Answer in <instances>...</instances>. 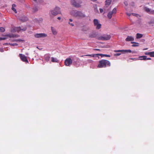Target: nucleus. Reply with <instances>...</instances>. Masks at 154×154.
<instances>
[{
    "label": "nucleus",
    "mask_w": 154,
    "mask_h": 154,
    "mask_svg": "<svg viewBox=\"0 0 154 154\" xmlns=\"http://www.w3.org/2000/svg\"><path fill=\"white\" fill-rule=\"evenodd\" d=\"M73 16L79 18H82L86 17L85 15L82 12L77 11H73L71 12Z\"/></svg>",
    "instance_id": "nucleus-1"
},
{
    "label": "nucleus",
    "mask_w": 154,
    "mask_h": 154,
    "mask_svg": "<svg viewBox=\"0 0 154 154\" xmlns=\"http://www.w3.org/2000/svg\"><path fill=\"white\" fill-rule=\"evenodd\" d=\"M110 66V63L109 61L107 60H102L99 61L97 67L99 68H103Z\"/></svg>",
    "instance_id": "nucleus-2"
},
{
    "label": "nucleus",
    "mask_w": 154,
    "mask_h": 154,
    "mask_svg": "<svg viewBox=\"0 0 154 154\" xmlns=\"http://www.w3.org/2000/svg\"><path fill=\"white\" fill-rule=\"evenodd\" d=\"M111 36L109 35H104L98 37L97 39L99 40H107L109 39Z\"/></svg>",
    "instance_id": "nucleus-3"
},
{
    "label": "nucleus",
    "mask_w": 154,
    "mask_h": 154,
    "mask_svg": "<svg viewBox=\"0 0 154 154\" xmlns=\"http://www.w3.org/2000/svg\"><path fill=\"white\" fill-rule=\"evenodd\" d=\"M51 14L54 15L55 16L57 14L61 13L60 8L58 7H56L55 9L51 11Z\"/></svg>",
    "instance_id": "nucleus-4"
},
{
    "label": "nucleus",
    "mask_w": 154,
    "mask_h": 154,
    "mask_svg": "<svg viewBox=\"0 0 154 154\" xmlns=\"http://www.w3.org/2000/svg\"><path fill=\"white\" fill-rule=\"evenodd\" d=\"M71 4L73 5L74 7L77 8H80L81 7L82 5L81 4L82 3V2H80L79 3H77L75 0H71Z\"/></svg>",
    "instance_id": "nucleus-5"
},
{
    "label": "nucleus",
    "mask_w": 154,
    "mask_h": 154,
    "mask_svg": "<svg viewBox=\"0 0 154 154\" xmlns=\"http://www.w3.org/2000/svg\"><path fill=\"white\" fill-rule=\"evenodd\" d=\"M117 10L116 8H114L112 11H110L107 14V17L109 19H111L112 17V15L116 14Z\"/></svg>",
    "instance_id": "nucleus-6"
},
{
    "label": "nucleus",
    "mask_w": 154,
    "mask_h": 154,
    "mask_svg": "<svg viewBox=\"0 0 154 154\" xmlns=\"http://www.w3.org/2000/svg\"><path fill=\"white\" fill-rule=\"evenodd\" d=\"M94 25L96 26V29H99L101 28V24L99 23L98 20L96 19H94Z\"/></svg>",
    "instance_id": "nucleus-7"
},
{
    "label": "nucleus",
    "mask_w": 154,
    "mask_h": 154,
    "mask_svg": "<svg viewBox=\"0 0 154 154\" xmlns=\"http://www.w3.org/2000/svg\"><path fill=\"white\" fill-rule=\"evenodd\" d=\"M72 62V60L70 58H67L65 61L64 63L66 66H69Z\"/></svg>",
    "instance_id": "nucleus-8"
},
{
    "label": "nucleus",
    "mask_w": 154,
    "mask_h": 154,
    "mask_svg": "<svg viewBox=\"0 0 154 154\" xmlns=\"http://www.w3.org/2000/svg\"><path fill=\"white\" fill-rule=\"evenodd\" d=\"M19 57L21 59V60L23 62L28 63V61L26 57L25 56L21 54H19Z\"/></svg>",
    "instance_id": "nucleus-9"
},
{
    "label": "nucleus",
    "mask_w": 154,
    "mask_h": 154,
    "mask_svg": "<svg viewBox=\"0 0 154 154\" xmlns=\"http://www.w3.org/2000/svg\"><path fill=\"white\" fill-rule=\"evenodd\" d=\"M47 36V34L44 33H37L34 35V36L36 38L45 37Z\"/></svg>",
    "instance_id": "nucleus-10"
},
{
    "label": "nucleus",
    "mask_w": 154,
    "mask_h": 154,
    "mask_svg": "<svg viewBox=\"0 0 154 154\" xmlns=\"http://www.w3.org/2000/svg\"><path fill=\"white\" fill-rule=\"evenodd\" d=\"M112 0H106L105 2V5L104 7V9L106 10L107 7L111 4Z\"/></svg>",
    "instance_id": "nucleus-11"
},
{
    "label": "nucleus",
    "mask_w": 154,
    "mask_h": 154,
    "mask_svg": "<svg viewBox=\"0 0 154 154\" xmlns=\"http://www.w3.org/2000/svg\"><path fill=\"white\" fill-rule=\"evenodd\" d=\"M115 52H122L124 53H131V50H115Z\"/></svg>",
    "instance_id": "nucleus-12"
},
{
    "label": "nucleus",
    "mask_w": 154,
    "mask_h": 154,
    "mask_svg": "<svg viewBox=\"0 0 154 154\" xmlns=\"http://www.w3.org/2000/svg\"><path fill=\"white\" fill-rule=\"evenodd\" d=\"M50 57V55L49 54H46L44 56L45 59L47 62H48L49 61Z\"/></svg>",
    "instance_id": "nucleus-13"
},
{
    "label": "nucleus",
    "mask_w": 154,
    "mask_h": 154,
    "mask_svg": "<svg viewBox=\"0 0 154 154\" xmlns=\"http://www.w3.org/2000/svg\"><path fill=\"white\" fill-rule=\"evenodd\" d=\"M134 40V38L132 36H128L125 39L126 41L127 42L132 41Z\"/></svg>",
    "instance_id": "nucleus-14"
},
{
    "label": "nucleus",
    "mask_w": 154,
    "mask_h": 154,
    "mask_svg": "<svg viewBox=\"0 0 154 154\" xmlns=\"http://www.w3.org/2000/svg\"><path fill=\"white\" fill-rule=\"evenodd\" d=\"M97 36V35L96 33L94 32H92L90 33L89 35V36L91 38H95Z\"/></svg>",
    "instance_id": "nucleus-15"
},
{
    "label": "nucleus",
    "mask_w": 154,
    "mask_h": 154,
    "mask_svg": "<svg viewBox=\"0 0 154 154\" xmlns=\"http://www.w3.org/2000/svg\"><path fill=\"white\" fill-rule=\"evenodd\" d=\"M143 9L145 11L149 14L151 11L150 9L148 8L147 7H144L143 8Z\"/></svg>",
    "instance_id": "nucleus-16"
},
{
    "label": "nucleus",
    "mask_w": 154,
    "mask_h": 154,
    "mask_svg": "<svg viewBox=\"0 0 154 154\" xmlns=\"http://www.w3.org/2000/svg\"><path fill=\"white\" fill-rule=\"evenodd\" d=\"M51 29L52 32L54 35H56L57 34V31L53 27H51Z\"/></svg>",
    "instance_id": "nucleus-17"
},
{
    "label": "nucleus",
    "mask_w": 154,
    "mask_h": 154,
    "mask_svg": "<svg viewBox=\"0 0 154 154\" xmlns=\"http://www.w3.org/2000/svg\"><path fill=\"white\" fill-rule=\"evenodd\" d=\"M16 6V5L15 4H13L12 5V7L11 8L12 10L15 13H17V11H16V10L15 8V7Z\"/></svg>",
    "instance_id": "nucleus-18"
},
{
    "label": "nucleus",
    "mask_w": 154,
    "mask_h": 154,
    "mask_svg": "<svg viewBox=\"0 0 154 154\" xmlns=\"http://www.w3.org/2000/svg\"><path fill=\"white\" fill-rule=\"evenodd\" d=\"M17 29V30L18 32L20 30H22L23 31H25L26 29V27L23 28V29H21L20 27H18L16 28Z\"/></svg>",
    "instance_id": "nucleus-19"
},
{
    "label": "nucleus",
    "mask_w": 154,
    "mask_h": 154,
    "mask_svg": "<svg viewBox=\"0 0 154 154\" xmlns=\"http://www.w3.org/2000/svg\"><path fill=\"white\" fill-rule=\"evenodd\" d=\"M97 55H100L102 57H104V56L106 57H110V56L109 55H108V54H97Z\"/></svg>",
    "instance_id": "nucleus-20"
},
{
    "label": "nucleus",
    "mask_w": 154,
    "mask_h": 154,
    "mask_svg": "<svg viewBox=\"0 0 154 154\" xmlns=\"http://www.w3.org/2000/svg\"><path fill=\"white\" fill-rule=\"evenodd\" d=\"M143 35L142 34L137 33L136 34V38H140L142 37Z\"/></svg>",
    "instance_id": "nucleus-21"
},
{
    "label": "nucleus",
    "mask_w": 154,
    "mask_h": 154,
    "mask_svg": "<svg viewBox=\"0 0 154 154\" xmlns=\"http://www.w3.org/2000/svg\"><path fill=\"white\" fill-rule=\"evenodd\" d=\"M51 61L53 62H57L58 60L56 58L53 57H51Z\"/></svg>",
    "instance_id": "nucleus-22"
},
{
    "label": "nucleus",
    "mask_w": 154,
    "mask_h": 154,
    "mask_svg": "<svg viewBox=\"0 0 154 154\" xmlns=\"http://www.w3.org/2000/svg\"><path fill=\"white\" fill-rule=\"evenodd\" d=\"M147 56H140L139 57L143 58L140 59V60H146V59L147 58Z\"/></svg>",
    "instance_id": "nucleus-23"
},
{
    "label": "nucleus",
    "mask_w": 154,
    "mask_h": 154,
    "mask_svg": "<svg viewBox=\"0 0 154 154\" xmlns=\"http://www.w3.org/2000/svg\"><path fill=\"white\" fill-rule=\"evenodd\" d=\"M13 42H23L24 40L20 39L14 40L12 41Z\"/></svg>",
    "instance_id": "nucleus-24"
},
{
    "label": "nucleus",
    "mask_w": 154,
    "mask_h": 154,
    "mask_svg": "<svg viewBox=\"0 0 154 154\" xmlns=\"http://www.w3.org/2000/svg\"><path fill=\"white\" fill-rule=\"evenodd\" d=\"M38 10V9L37 7H35L33 8V11L34 12L37 11Z\"/></svg>",
    "instance_id": "nucleus-25"
},
{
    "label": "nucleus",
    "mask_w": 154,
    "mask_h": 154,
    "mask_svg": "<svg viewBox=\"0 0 154 154\" xmlns=\"http://www.w3.org/2000/svg\"><path fill=\"white\" fill-rule=\"evenodd\" d=\"M131 43H135L136 44V45L134 44V45H132V46H133V47L138 46L139 45V43H136L134 42H131Z\"/></svg>",
    "instance_id": "nucleus-26"
},
{
    "label": "nucleus",
    "mask_w": 154,
    "mask_h": 154,
    "mask_svg": "<svg viewBox=\"0 0 154 154\" xmlns=\"http://www.w3.org/2000/svg\"><path fill=\"white\" fill-rule=\"evenodd\" d=\"M5 31V29L3 27H1L0 28V32H4Z\"/></svg>",
    "instance_id": "nucleus-27"
},
{
    "label": "nucleus",
    "mask_w": 154,
    "mask_h": 154,
    "mask_svg": "<svg viewBox=\"0 0 154 154\" xmlns=\"http://www.w3.org/2000/svg\"><path fill=\"white\" fill-rule=\"evenodd\" d=\"M9 44L10 45L13 46H17L18 45V44L16 43H9Z\"/></svg>",
    "instance_id": "nucleus-28"
},
{
    "label": "nucleus",
    "mask_w": 154,
    "mask_h": 154,
    "mask_svg": "<svg viewBox=\"0 0 154 154\" xmlns=\"http://www.w3.org/2000/svg\"><path fill=\"white\" fill-rule=\"evenodd\" d=\"M130 5L132 7L134 6H135V3L134 2H131L130 3Z\"/></svg>",
    "instance_id": "nucleus-29"
},
{
    "label": "nucleus",
    "mask_w": 154,
    "mask_h": 154,
    "mask_svg": "<svg viewBox=\"0 0 154 154\" xmlns=\"http://www.w3.org/2000/svg\"><path fill=\"white\" fill-rule=\"evenodd\" d=\"M131 14L133 15V16H136V17H138V16H139V15L137 14H135V13H132Z\"/></svg>",
    "instance_id": "nucleus-30"
},
{
    "label": "nucleus",
    "mask_w": 154,
    "mask_h": 154,
    "mask_svg": "<svg viewBox=\"0 0 154 154\" xmlns=\"http://www.w3.org/2000/svg\"><path fill=\"white\" fill-rule=\"evenodd\" d=\"M150 56L151 57H154V51L150 52Z\"/></svg>",
    "instance_id": "nucleus-31"
},
{
    "label": "nucleus",
    "mask_w": 154,
    "mask_h": 154,
    "mask_svg": "<svg viewBox=\"0 0 154 154\" xmlns=\"http://www.w3.org/2000/svg\"><path fill=\"white\" fill-rule=\"evenodd\" d=\"M149 14L154 15V10H151Z\"/></svg>",
    "instance_id": "nucleus-32"
},
{
    "label": "nucleus",
    "mask_w": 154,
    "mask_h": 154,
    "mask_svg": "<svg viewBox=\"0 0 154 154\" xmlns=\"http://www.w3.org/2000/svg\"><path fill=\"white\" fill-rule=\"evenodd\" d=\"M85 56L93 57H94V56H95L94 54L87 55H86Z\"/></svg>",
    "instance_id": "nucleus-33"
},
{
    "label": "nucleus",
    "mask_w": 154,
    "mask_h": 154,
    "mask_svg": "<svg viewBox=\"0 0 154 154\" xmlns=\"http://www.w3.org/2000/svg\"><path fill=\"white\" fill-rule=\"evenodd\" d=\"M13 38H15V37H18L19 36L18 35H14L13 34Z\"/></svg>",
    "instance_id": "nucleus-34"
},
{
    "label": "nucleus",
    "mask_w": 154,
    "mask_h": 154,
    "mask_svg": "<svg viewBox=\"0 0 154 154\" xmlns=\"http://www.w3.org/2000/svg\"><path fill=\"white\" fill-rule=\"evenodd\" d=\"M8 36L10 38H13V34L8 35Z\"/></svg>",
    "instance_id": "nucleus-35"
},
{
    "label": "nucleus",
    "mask_w": 154,
    "mask_h": 154,
    "mask_svg": "<svg viewBox=\"0 0 154 154\" xmlns=\"http://www.w3.org/2000/svg\"><path fill=\"white\" fill-rule=\"evenodd\" d=\"M121 54V53H116L114 54L115 56H119Z\"/></svg>",
    "instance_id": "nucleus-36"
},
{
    "label": "nucleus",
    "mask_w": 154,
    "mask_h": 154,
    "mask_svg": "<svg viewBox=\"0 0 154 154\" xmlns=\"http://www.w3.org/2000/svg\"><path fill=\"white\" fill-rule=\"evenodd\" d=\"M124 4L126 6H127L128 5V3L126 1L124 2Z\"/></svg>",
    "instance_id": "nucleus-37"
},
{
    "label": "nucleus",
    "mask_w": 154,
    "mask_h": 154,
    "mask_svg": "<svg viewBox=\"0 0 154 154\" xmlns=\"http://www.w3.org/2000/svg\"><path fill=\"white\" fill-rule=\"evenodd\" d=\"M88 62L90 63H92L93 62V61L92 60H88Z\"/></svg>",
    "instance_id": "nucleus-38"
},
{
    "label": "nucleus",
    "mask_w": 154,
    "mask_h": 154,
    "mask_svg": "<svg viewBox=\"0 0 154 154\" xmlns=\"http://www.w3.org/2000/svg\"><path fill=\"white\" fill-rule=\"evenodd\" d=\"M145 54L146 55H150V52H146Z\"/></svg>",
    "instance_id": "nucleus-39"
},
{
    "label": "nucleus",
    "mask_w": 154,
    "mask_h": 154,
    "mask_svg": "<svg viewBox=\"0 0 154 154\" xmlns=\"http://www.w3.org/2000/svg\"><path fill=\"white\" fill-rule=\"evenodd\" d=\"M100 12L101 13L103 12V9H102V8H100Z\"/></svg>",
    "instance_id": "nucleus-40"
},
{
    "label": "nucleus",
    "mask_w": 154,
    "mask_h": 154,
    "mask_svg": "<svg viewBox=\"0 0 154 154\" xmlns=\"http://www.w3.org/2000/svg\"><path fill=\"white\" fill-rule=\"evenodd\" d=\"M126 14L127 15H128V16H129V17L131 15V14L130 13H126Z\"/></svg>",
    "instance_id": "nucleus-41"
},
{
    "label": "nucleus",
    "mask_w": 154,
    "mask_h": 154,
    "mask_svg": "<svg viewBox=\"0 0 154 154\" xmlns=\"http://www.w3.org/2000/svg\"><path fill=\"white\" fill-rule=\"evenodd\" d=\"M0 51L1 52H3L4 50L3 48H0Z\"/></svg>",
    "instance_id": "nucleus-42"
},
{
    "label": "nucleus",
    "mask_w": 154,
    "mask_h": 154,
    "mask_svg": "<svg viewBox=\"0 0 154 154\" xmlns=\"http://www.w3.org/2000/svg\"><path fill=\"white\" fill-rule=\"evenodd\" d=\"M93 50H97V51H100V50L99 49H93Z\"/></svg>",
    "instance_id": "nucleus-43"
},
{
    "label": "nucleus",
    "mask_w": 154,
    "mask_h": 154,
    "mask_svg": "<svg viewBox=\"0 0 154 154\" xmlns=\"http://www.w3.org/2000/svg\"><path fill=\"white\" fill-rule=\"evenodd\" d=\"M69 23L72 26H74V24L72 23Z\"/></svg>",
    "instance_id": "nucleus-44"
},
{
    "label": "nucleus",
    "mask_w": 154,
    "mask_h": 154,
    "mask_svg": "<svg viewBox=\"0 0 154 154\" xmlns=\"http://www.w3.org/2000/svg\"><path fill=\"white\" fill-rule=\"evenodd\" d=\"M6 38H2V40H5L6 39Z\"/></svg>",
    "instance_id": "nucleus-45"
},
{
    "label": "nucleus",
    "mask_w": 154,
    "mask_h": 154,
    "mask_svg": "<svg viewBox=\"0 0 154 154\" xmlns=\"http://www.w3.org/2000/svg\"><path fill=\"white\" fill-rule=\"evenodd\" d=\"M57 19H58L59 20H60L61 19V17H57Z\"/></svg>",
    "instance_id": "nucleus-46"
},
{
    "label": "nucleus",
    "mask_w": 154,
    "mask_h": 154,
    "mask_svg": "<svg viewBox=\"0 0 154 154\" xmlns=\"http://www.w3.org/2000/svg\"><path fill=\"white\" fill-rule=\"evenodd\" d=\"M91 1L94 2H95L96 1H97V0H91Z\"/></svg>",
    "instance_id": "nucleus-47"
},
{
    "label": "nucleus",
    "mask_w": 154,
    "mask_h": 154,
    "mask_svg": "<svg viewBox=\"0 0 154 154\" xmlns=\"http://www.w3.org/2000/svg\"><path fill=\"white\" fill-rule=\"evenodd\" d=\"M151 59V58H148L146 59V60H150Z\"/></svg>",
    "instance_id": "nucleus-48"
},
{
    "label": "nucleus",
    "mask_w": 154,
    "mask_h": 154,
    "mask_svg": "<svg viewBox=\"0 0 154 154\" xmlns=\"http://www.w3.org/2000/svg\"><path fill=\"white\" fill-rule=\"evenodd\" d=\"M69 21L70 22H72V19H69Z\"/></svg>",
    "instance_id": "nucleus-49"
},
{
    "label": "nucleus",
    "mask_w": 154,
    "mask_h": 154,
    "mask_svg": "<svg viewBox=\"0 0 154 154\" xmlns=\"http://www.w3.org/2000/svg\"><path fill=\"white\" fill-rule=\"evenodd\" d=\"M2 40V38L0 37V40Z\"/></svg>",
    "instance_id": "nucleus-50"
},
{
    "label": "nucleus",
    "mask_w": 154,
    "mask_h": 154,
    "mask_svg": "<svg viewBox=\"0 0 154 154\" xmlns=\"http://www.w3.org/2000/svg\"><path fill=\"white\" fill-rule=\"evenodd\" d=\"M27 20V17H26V20Z\"/></svg>",
    "instance_id": "nucleus-51"
},
{
    "label": "nucleus",
    "mask_w": 154,
    "mask_h": 154,
    "mask_svg": "<svg viewBox=\"0 0 154 154\" xmlns=\"http://www.w3.org/2000/svg\"><path fill=\"white\" fill-rule=\"evenodd\" d=\"M85 55H82L81 56V57H83L84 56H85Z\"/></svg>",
    "instance_id": "nucleus-52"
},
{
    "label": "nucleus",
    "mask_w": 154,
    "mask_h": 154,
    "mask_svg": "<svg viewBox=\"0 0 154 154\" xmlns=\"http://www.w3.org/2000/svg\"><path fill=\"white\" fill-rule=\"evenodd\" d=\"M131 59H132V58H131Z\"/></svg>",
    "instance_id": "nucleus-53"
},
{
    "label": "nucleus",
    "mask_w": 154,
    "mask_h": 154,
    "mask_svg": "<svg viewBox=\"0 0 154 154\" xmlns=\"http://www.w3.org/2000/svg\"><path fill=\"white\" fill-rule=\"evenodd\" d=\"M153 1H154V0H153Z\"/></svg>",
    "instance_id": "nucleus-54"
}]
</instances>
